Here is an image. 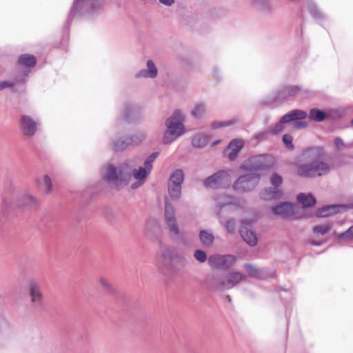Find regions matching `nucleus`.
Here are the masks:
<instances>
[{
  "instance_id": "nucleus-1",
  "label": "nucleus",
  "mask_w": 353,
  "mask_h": 353,
  "mask_svg": "<svg viewBox=\"0 0 353 353\" xmlns=\"http://www.w3.org/2000/svg\"><path fill=\"white\" fill-rule=\"evenodd\" d=\"M325 156L326 151L323 146L305 148L296 164L297 174L310 179L327 175L332 170V165L323 160Z\"/></svg>"
},
{
  "instance_id": "nucleus-2",
  "label": "nucleus",
  "mask_w": 353,
  "mask_h": 353,
  "mask_svg": "<svg viewBox=\"0 0 353 353\" xmlns=\"http://www.w3.org/2000/svg\"><path fill=\"white\" fill-rule=\"evenodd\" d=\"M105 170L103 179L115 186L126 185L131 179L132 165L130 161L123 162L117 166L108 164Z\"/></svg>"
},
{
  "instance_id": "nucleus-3",
  "label": "nucleus",
  "mask_w": 353,
  "mask_h": 353,
  "mask_svg": "<svg viewBox=\"0 0 353 353\" xmlns=\"http://www.w3.org/2000/svg\"><path fill=\"white\" fill-rule=\"evenodd\" d=\"M183 115L179 110L174 112L165 121L167 130H165L162 142L163 144H169L177 137L183 135L185 132V128L182 123Z\"/></svg>"
},
{
  "instance_id": "nucleus-4",
  "label": "nucleus",
  "mask_w": 353,
  "mask_h": 353,
  "mask_svg": "<svg viewBox=\"0 0 353 353\" xmlns=\"http://www.w3.org/2000/svg\"><path fill=\"white\" fill-rule=\"evenodd\" d=\"M101 4L99 0H74L68 16V23H71L74 17L94 14Z\"/></svg>"
},
{
  "instance_id": "nucleus-5",
  "label": "nucleus",
  "mask_w": 353,
  "mask_h": 353,
  "mask_svg": "<svg viewBox=\"0 0 353 353\" xmlns=\"http://www.w3.org/2000/svg\"><path fill=\"white\" fill-rule=\"evenodd\" d=\"M177 258L175 250L168 246H162L157 254L156 266L164 275H169L172 270V261Z\"/></svg>"
},
{
  "instance_id": "nucleus-6",
  "label": "nucleus",
  "mask_w": 353,
  "mask_h": 353,
  "mask_svg": "<svg viewBox=\"0 0 353 353\" xmlns=\"http://www.w3.org/2000/svg\"><path fill=\"white\" fill-rule=\"evenodd\" d=\"M274 159L272 155L261 154L252 156L243 162L241 168L244 170L256 171L268 170L272 167Z\"/></svg>"
},
{
  "instance_id": "nucleus-7",
  "label": "nucleus",
  "mask_w": 353,
  "mask_h": 353,
  "mask_svg": "<svg viewBox=\"0 0 353 353\" xmlns=\"http://www.w3.org/2000/svg\"><path fill=\"white\" fill-rule=\"evenodd\" d=\"M260 178V174L256 172L241 175L233 183V189L239 193L250 192L257 186Z\"/></svg>"
},
{
  "instance_id": "nucleus-8",
  "label": "nucleus",
  "mask_w": 353,
  "mask_h": 353,
  "mask_svg": "<svg viewBox=\"0 0 353 353\" xmlns=\"http://www.w3.org/2000/svg\"><path fill=\"white\" fill-rule=\"evenodd\" d=\"M246 279V276L238 271H232L226 273L223 276L218 278L216 283L221 290H230L243 280Z\"/></svg>"
},
{
  "instance_id": "nucleus-9",
  "label": "nucleus",
  "mask_w": 353,
  "mask_h": 353,
  "mask_svg": "<svg viewBox=\"0 0 353 353\" xmlns=\"http://www.w3.org/2000/svg\"><path fill=\"white\" fill-rule=\"evenodd\" d=\"M158 156L159 152H153L146 158L143 166H140L138 169H134L132 167L131 176H133L137 181L145 182L152 170V163Z\"/></svg>"
},
{
  "instance_id": "nucleus-10",
  "label": "nucleus",
  "mask_w": 353,
  "mask_h": 353,
  "mask_svg": "<svg viewBox=\"0 0 353 353\" xmlns=\"http://www.w3.org/2000/svg\"><path fill=\"white\" fill-rule=\"evenodd\" d=\"M230 183V176L226 170H219L214 174L208 176L203 181L206 188H219L229 185Z\"/></svg>"
},
{
  "instance_id": "nucleus-11",
  "label": "nucleus",
  "mask_w": 353,
  "mask_h": 353,
  "mask_svg": "<svg viewBox=\"0 0 353 353\" xmlns=\"http://www.w3.org/2000/svg\"><path fill=\"white\" fill-rule=\"evenodd\" d=\"M236 261V257L232 254H214L208 258L210 265L223 269L232 268Z\"/></svg>"
},
{
  "instance_id": "nucleus-12",
  "label": "nucleus",
  "mask_w": 353,
  "mask_h": 353,
  "mask_svg": "<svg viewBox=\"0 0 353 353\" xmlns=\"http://www.w3.org/2000/svg\"><path fill=\"white\" fill-rule=\"evenodd\" d=\"M301 90L299 85H288L281 87L276 92L273 101H279L286 99L290 97H294Z\"/></svg>"
},
{
  "instance_id": "nucleus-13",
  "label": "nucleus",
  "mask_w": 353,
  "mask_h": 353,
  "mask_svg": "<svg viewBox=\"0 0 353 353\" xmlns=\"http://www.w3.org/2000/svg\"><path fill=\"white\" fill-rule=\"evenodd\" d=\"M250 225L249 221H243L239 228V233L242 239L250 246H254L257 243V237L255 232L247 228Z\"/></svg>"
},
{
  "instance_id": "nucleus-14",
  "label": "nucleus",
  "mask_w": 353,
  "mask_h": 353,
  "mask_svg": "<svg viewBox=\"0 0 353 353\" xmlns=\"http://www.w3.org/2000/svg\"><path fill=\"white\" fill-rule=\"evenodd\" d=\"M21 129L24 134L31 137L37 131V123L30 116L23 115L21 119Z\"/></svg>"
},
{
  "instance_id": "nucleus-15",
  "label": "nucleus",
  "mask_w": 353,
  "mask_h": 353,
  "mask_svg": "<svg viewBox=\"0 0 353 353\" xmlns=\"http://www.w3.org/2000/svg\"><path fill=\"white\" fill-rule=\"evenodd\" d=\"M243 146V143L241 141L234 139L228 145V146L224 150L223 155L230 160L235 159L237 154L241 150Z\"/></svg>"
},
{
  "instance_id": "nucleus-16",
  "label": "nucleus",
  "mask_w": 353,
  "mask_h": 353,
  "mask_svg": "<svg viewBox=\"0 0 353 353\" xmlns=\"http://www.w3.org/2000/svg\"><path fill=\"white\" fill-rule=\"evenodd\" d=\"M272 212L276 215H279L283 218H289L294 215V205L290 203H283L276 205L272 208Z\"/></svg>"
},
{
  "instance_id": "nucleus-17",
  "label": "nucleus",
  "mask_w": 353,
  "mask_h": 353,
  "mask_svg": "<svg viewBox=\"0 0 353 353\" xmlns=\"http://www.w3.org/2000/svg\"><path fill=\"white\" fill-rule=\"evenodd\" d=\"M307 116L308 114L307 112L299 109H295L282 116L280 118V120L281 123H283L285 124L296 120L306 119Z\"/></svg>"
},
{
  "instance_id": "nucleus-18",
  "label": "nucleus",
  "mask_w": 353,
  "mask_h": 353,
  "mask_svg": "<svg viewBox=\"0 0 353 353\" xmlns=\"http://www.w3.org/2000/svg\"><path fill=\"white\" fill-rule=\"evenodd\" d=\"M29 290L32 302L37 305H41L42 303L43 294L39 285L34 281H30Z\"/></svg>"
},
{
  "instance_id": "nucleus-19",
  "label": "nucleus",
  "mask_w": 353,
  "mask_h": 353,
  "mask_svg": "<svg viewBox=\"0 0 353 353\" xmlns=\"http://www.w3.org/2000/svg\"><path fill=\"white\" fill-rule=\"evenodd\" d=\"M158 74L157 68L152 60L147 61V69L141 70L136 74L137 78L154 79Z\"/></svg>"
},
{
  "instance_id": "nucleus-20",
  "label": "nucleus",
  "mask_w": 353,
  "mask_h": 353,
  "mask_svg": "<svg viewBox=\"0 0 353 353\" xmlns=\"http://www.w3.org/2000/svg\"><path fill=\"white\" fill-rule=\"evenodd\" d=\"M281 196L282 192L276 187L267 188L260 192V197L265 201L279 199L281 198Z\"/></svg>"
},
{
  "instance_id": "nucleus-21",
  "label": "nucleus",
  "mask_w": 353,
  "mask_h": 353,
  "mask_svg": "<svg viewBox=\"0 0 353 353\" xmlns=\"http://www.w3.org/2000/svg\"><path fill=\"white\" fill-rule=\"evenodd\" d=\"M37 204V199L28 193H21L18 196V205L21 208H31Z\"/></svg>"
},
{
  "instance_id": "nucleus-22",
  "label": "nucleus",
  "mask_w": 353,
  "mask_h": 353,
  "mask_svg": "<svg viewBox=\"0 0 353 353\" xmlns=\"http://www.w3.org/2000/svg\"><path fill=\"white\" fill-rule=\"evenodd\" d=\"M130 142L128 136L115 138L112 141V149L116 152L123 151L132 146Z\"/></svg>"
},
{
  "instance_id": "nucleus-23",
  "label": "nucleus",
  "mask_w": 353,
  "mask_h": 353,
  "mask_svg": "<svg viewBox=\"0 0 353 353\" xmlns=\"http://www.w3.org/2000/svg\"><path fill=\"white\" fill-rule=\"evenodd\" d=\"M209 136L202 132H197L192 138V145L194 148H203L209 141Z\"/></svg>"
},
{
  "instance_id": "nucleus-24",
  "label": "nucleus",
  "mask_w": 353,
  "mask_h": 353,
  "mask_svg": "<svg viewBox=\"0 0 353 353\" xmlns=\"http://www.w3.org/2000/svg\"><path fill=\"white\" fill-rule=\"evenodd\" d=\"M342 208L341 205H331L323 207V208L319 210L316 212V216L319 217H326L331 216L332 214H335L336 213L340 212V209Z\"/></svg>"
},
{
  "instance_id": "nucleus-25",
  "label": "nucleus",
  "mask_w": 353,
  "mask_h": 353,
  "mask_svg": "<svg viewBox=\"0 0 353 353\" xmlns=\"http://www.w3.org/2000/svg\"><path fill=\"white\" fill-rule=\"evenodd\" d=\"M244 268L250 277L257 279H265L267 277L264 274L263 270L259 269L250 263H245Z\"/></svg>"
},
{
  "instance_id": "nucleus-26",
  "label": "nucleus",
  "mask_w": 353,
  "mask_h": 353,
  "mask_svg": "<svg viewBox=\"0 0 353 353\" xmlns=\"http://www.w3.org/2000/svg\"><path fill=\"white\" fill-rule=\"evenodd\" d=\"M216 201L217 206L221 208L226 205H236L238 204V202L234 196L225 194L219 196L216 199Z\"/></svg>"
},
{
  "instance_id": "nucleus-27",
  "label": "nucleus",
  "mask_w": 353,
  "mask_h": 353,
  "mask_svg": "<svg viewBox=\"0 0 353 353\" xmlns=\"http://www.w3.org/2000/svg\"><path fill=\"white\" fill-rule=\"evenodd\" d=\"M199 239L203 245H211L214 241V236L211 230H202L199 232Z\"/></svg>"
},
{
  "instance_id": "nucleus-28",
  "label": "nucleus",
  "mask_w": 353,
  "mask_h": 353,
  "mask_svg": "<svg viewBox=\"0 0 353 353\" xmlns=\"http://www.w3.org/2000/svg\"><path fill=\"white\" fill-rule=\"evenodd\" d=\"M19 64L26 68H32L36 65V58L33 55L22 54L19 58Z\"/></svg>"
},
{
  "instance_id": "nucleus-29",
  "label": "nucleus",
  "mask_w": 353,
  "mask_h": 353,
  "mask_svg": "<svg viewBox=\"0 0 353 353\" xmlns=\"http://www.w3.org/2000/svg\"><path fill=\"white\" fill-rule=\"evenodd\" d=\"M220 223L224 227L228 234H233L236 232V224L234 218H230L226 221L221 217L220 213H218Z\"/></svg>"
},
{
  "instance_id": "nucleus-30",
  "label": "nucleus",
  "mask_w": 353,
  "mask_h": 353,
  "mask_svg": "<svg viewBox=\"0 0 353 353\" xmlns=\"http://www.w3.org/2000/svg\"><path fill=\"white\" fill-rule=\"evenodd\" d=\"M297 200L302 203L304 207H311L316 203V199L312 194H305L299 193L297 195Z\"/></svg>"
},
{
  "instance_id": "nucleus-31",
  "label": "nucleus",
  "mask_w": 353,
  "mask_h": 353,
  "mask_svg": "<svg viewBox=\"0 0 353 353\" xmlns=\"http://www.w3.org/2000/svg\"><path fill=\"white\" fill-rule=\"evenodd\" d=\"M182 185L168 183V191L172 200H178L181 195Z\"/></svg>"
},
{
  "instance_id": "nucleus-32",
  "label": "nucleus",
  "mask_w": 353,
  "mask_h": 353,
  "mask_svg": "<svg viewBox=\"0 0 353 353\" xmlns=\"http://www.w3.org/2000/svg\"><path fill=\"white\" fill-rule=\"evenodd\" d=\"M206 110V104L199 102L194 105L191 110V114L195 119H200L205 114Z\"/></svg>"
},
{
  "instance_id": "nucleus-33",
  "label": "nucleus",
  "mask_w": 353,
  "mask_h": 353,
  "mask_svg": "<svg viewBox=\"0 0 353 353\" xmlns=\"http://www.w3.org/2000/svg\"><path fill=\"white\" fill-rule=\"evenodd\" d=\"M128 137L130 141H131L130 143H132V145L136 146L145 140L147 134L145 131L139 130L132 134L129 135Z\"/></svg>"
},
{
  "instance_id": "nucleus-34",
  "label": "nucleus",
  "mask_w": 353,
  "mask_h": 353,
  "mask_svg": "<svg viewBox=\"0 0 353 353\" xmlns=\"http://www.w3.org/2000/svg\"><path fill=\"white\" fill-rule=\"evenodd\" d=\"M184 181V174L181 169H176L170 176L168 183L182 185Z\"/></svg>"
},
{
  "instance_id": "nucleus-35",
  "label": "nucleus",
  "mask_w": 353,
  "mask_h": 353,
  "mask_svg": "<svg viewBox=\"0 0 353 353\" xmlns=\"http://www.w3.org/2000/svg\"><path fill=\"white\" fill-rule=\"evenodd\" d=\"M327 117L326 113L318 108H312L310 111L309 118L315 121H323Z\"/></svg>"
},
{
  "instance_id": "nucleus-36",
  "label": "nucleus",
  "mask_w": 353,
  "mask_h": 353,
  "mask_svg": "<svg viewBox=\"0 0 353 353\" xmlns=\"http://www.w3.org/2000/svg\"><path fill=\"white\" fill-rule=\"evenodd\" d=\"M175 208L172 204H171L168 197L165 198V221L169 219H175Z\"/></svg>"
},
{
  "instance_id": "nucleus-37",
  "label": "nucleus",
  "mask_w": 353,
  "mask_h": 353,
  "mask_svg": "<svg viewBox=\"0 0 353 353\" xmlns=\"http://www.w3.org/2000/svg\"><path fill=\"white\" fill-rule=\"evenodd\" d=\"M165 223L169 232L172 235L177 236L179 234V228L176 219L167 220Z\"/></svg>"
},
{
  "instance_id": "nucleus-38",
  "label": "nucleus",
  "mask_w": 353,
  "mask_h": 353,
  "mask_svg": "<svg viewBox=\"0 0 353 353\" xmlns=\"http://www.w3.org/2000/svg\"><path fill=\"white\" fill-rule=\"evenodd\" d=\"M331 229V225L329 223L317 225L313 227V232L316 234L324 235Z\"/></svg>"
},
{
  "instance_id": "nucleus-39",
  "label": "nucleus",
  "mask_w": 353,
  "mask_h": 353,
  "mask_svg": "<svg viewBox=\"0 0 353 353\" xmlns=\"http://www.w3.org/2000/svg\"><path fill=\"white\" fill-rule=\"evenodd\" d=\"M40 184L44 187L46 194H50L52 192V183L50 178L48 175L43 176Z\"/></svg>"
},
{
  "instance_id": "nucleus-40",
  "label": "nucleus",
  "mask_w": 353,
  "mask_h": 353,
  "mask_svg": "<svg viewBox=\"0 0 353 353\" xmlns=\"http://www.w3.org/2000/svg\"><path fill=\"white\" fill-rule=\"evenodd\" d=\"M307 9L310 14L316 19L323 18V15L314 3H310Z\"/></svg>"
},
{
  "instance_id": "nucleus-41",
  "label": "nucleus",
  "mask_w": 353,
  "mask_h": 353,
  "mask_svg": "<svg viewBox=\"0 0 353 353\" xmlns=\"http://www.w3.org/2000/svg\"><path fill=\"white\" fill-rule=\"evenodd\" d=\"M339 239H344L348 241L353 240V225L350 227L345 232L339 234L337 236Z\"/></svg>"
},
{
  "instance_id": "nucleus-42",
  "label": "nucleus",
  "mask_w": 353,
  "mask_h": 353,
  "mask_svg": "<svg viewBox=\"0 0 353 353\" xmlns=\"http://www.w3.org/2000/svg\"><path fill=\"white\" fill-rule=\"evenodd\" d=\"M282 141L285 146L290 150H294V146L293 144V138L291 134H285L283 135Z\"/></svg>"
},
{
  "instance_id": "nucleus-43",
  "label": "nucleus",
  "mask_w": 353,
  "mask_h": 353,
  "mask_svg": "<svg viewBox=\"0 0 353 353\" xmlns=\"http://www.w3.org/2000/svg\"><path fill=\"white\" fill-rule=\"evenodd\" d=\"M283 124V123H281V120L279 119V122L269 128L270 134L276 135L281 134L284 130Z\"/></svg>"
},
{
  "instance_id": "nucleus-44",
  "label": "nucleus",
  "mask_w": 353,
  "mask_h": 353,
  "mask_svg": "<svg viewBox=\"0 0 353 353\" xmlns=\"http://www.w3.org/2000/svg\"><path fill=\"white\" fill-rule=\"evenodd\" d=\"M99 281L101 287L103 288V290H105L107 292H114V289L111 283L107 279H105L103 277H100Z\"/></svg>"
},
{
  "instance_id": "nucleus-45",
  "label": "nucleus",
  "mask_w": 353,
  "mask_h": 353,
  "mask_svg": "<svg viewBox=\"0 0 353 353\" xmlns=\"http://www.w3.org/2000/svg\"><path fill=\"white\" fill-rule=\"evenodd\" d=\"M282 176L276 173H274L270 177V182L273 187L278 188L282 183Z\"/></svg>"
},
{
  "instance_id": "nucleus-46",
  "label": "nucleus",
  "mask_w": 353,
  "mask_h": 353,
  "mask_svg": "<svg viewBox=\"0 0 353 353\" xmlns=\"http://www.w3.org/2000/svg\"><path fill=\"white\" fill-rule=\"evenodd\" d=\"M194 256L200 263H204L207 260V255L202 250H196L194 252Z\"/></svg>"
},
{
  "instance_id": "nucleus-47",
  "label": "nucleus",
  "mask_w": 353,
  "mask_h": 353,
  "mask_svg": "<svg viewBox=\"0 0 353 353\" xmlns=\"http://www.w3.org/2000/svg\"><path fill=\"white\" fill-rule=\"evenodd\" d=\"M270 134V132L268 130H264L263 132H259V133H256L255 134L253 137L255 139H258V140H265L267 139L268 138V136Z\"/></svg>"
},
{
  "instance_id": "nucleus-48",
  "label": "nucleus",
  "mask_w": 353,
  "mask_h": 353,
  "mask_svg": "<svg viewBox=\"0 0 353 353\" xmlns=\"http://www.w3.org/2000/svg\"><path fill=\"white\" fill-rule=\"evenodd\" d=\"M334 145L339 150H341L345 148V145L343 141L340 137H336L334 139Z\"/></svg>"
},
{
  "instance_id": "nucleus-49",
  "label": "nucleus",
  "mask_w": 353,
  "mask_h": 353,
  "mask_svg": "<svg viewBox=\"0 0 353 353\" xmlns=\"http://www.w3.org/2000/svg\"><path fill=\"white\" fill-rule=\"evenodd\" d=\"M293 126L297 129H304V128H307L308 125L305 121H303L301 120H296V121H294Z\"/></svg>"
},
{
  "instance_id": "nucleus-50",
  "label": "nucleus",
  "mask_w": 353,
  "mask_h": 353,
  "mask_svg": "<svg viewBox=\"0 0 353 353\" xmlns=\"http://www.w3.org/2000/svg\"><path fill=\"white\" fill-rule=\"evenodd\" d=\"M16 84V82L10 81H0V91L7 88H12Z\"/></svg>"
},
{
  "instance_id": "nucleus-51",
  "label": "nucleus",
  "mask_w": 353,
  "mask_h": 353,
  "mask_svg": "<svg viewBox=\"0 0 353 353\" xmlns=\"http://www.w3.org/2000/svg\"><path fill=\"white\" fill-rule=\"evenodd\" d=\"M132 111V105H130L129 104L125 105L123 111V117L125 119H128Z\"/></svg>"
},
{
  "instance_id": "nucleus-52",
  "label": "nucleus",
  "mask_w": 353,
  "mask_h": 353,
  "mask_svg": "<svg viewBox=\"0 0 353 353\" xmlns=\"http://www.w3.org/2000/svg\"><path fill=\"white\" fill-rule=\"evenodd\" d=\"M228 125V124L227 123H225V122L214 121V122L212 123L211 126L214 129H217V128H222V127Z\"/></svg>"
},
{
  "instance_id": "nucleus-53",
  "label": "nucleus",
  "mask_w": 353,
  "mask_h": 353,
  "mask_svg": "<svg viewBox=\"0 0 353 353\" xmlns=\"http://www.w3.org/2000/svg\"><path fill=\"white\" fill-rule=\"evenodd\" d=\"M143 183H144V182H143L141 181H137L136 182L133 183L131 185V188L133 190L137 189V188H139L140 186H141Z\"/></svg>"
},
{
  "instance_id": "nucleus-54",
  "label": "nucleus",
  "mask_w": 353,
  "mask_h": 353,
  "mask_svg": "<svg viewBox=\"0 0 353 353\" xmlns=\"http://www.w3.org/2000/svg\"><path fill=\"white\" fill-rule=\"evenodd\" d=\"M160 3L167 6H171L174 3V0H159Z\"/></svg>"
},
{
  "instance_id": "nucleus-55",
  "label": "nucleus",
  "mask_w": 353,
  "mask_h": 353,
  "mask_svg": "<svg viewBox=\"0 0 353 353\" xmlns=\"http://www.w3.org/2000/svg\"><path fill=\"white\" fill-rule=\"evenodd\" d=\"M219 142H220V140H217V141H214V142L212 143V146H215V145H217Z\"/></svg>"
},
{
  "instance_id": "nucleus-56",
  "label": "nucleus",
  "mask_w": 353,
  "mask_h": 353,
  "mask_svg": "<svg viewBox=\"0 0 353 353\" xmlns=\"http://www.w3.org/2000/svg\"><path fill=\"white\" fill-rule=\"evenodd\" d=\"M312 244H314V245H321V243H316L314 241H312Z\"/></svg>"
},
{
  "instance_id": "nucleus-57",
  "label": "nucleus",
  "mask_w": 353,
  "mask_h": 353,
  "mask_svg": "<svg viewBox=\"0 0 353 353\" xmlns=\"http://www.w3.org/2000/svg\"><path fill=\"white\" fill-rule=\"evenodd\" d=\"M352 123L353 124V119H352Z\"/></svg>"
}]
</instances>
